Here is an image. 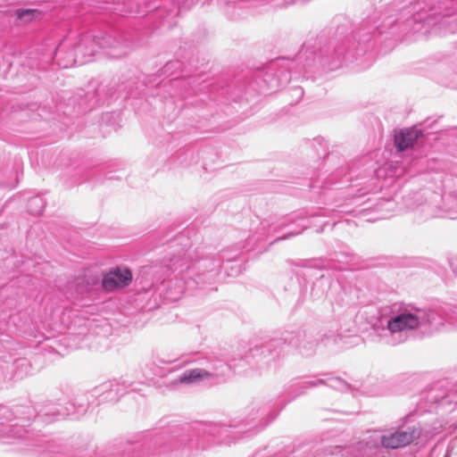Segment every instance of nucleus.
Segmentation results:
<instances>
[{
  "label": "nucleus",
  "mask_w": 457,
  "mask_h": 457,
  "mask_svg": "<svg viewBox=\"0 0 457 457\" xmlns=\"http://www.w3.org/2000/svg\"><path fill=\"white\" fill-rule=\"evenodd\" d=\"M337 178V174L331 175L320 187L322 190H326L328 187L334 186L336 189L343 188L344 185L350 181V178H345V182L339 181L336 182L335 179Z\"/></svg>",
  "instance_id": "nucleus-24"
},
{
  "label": "nucleus",
  "mask_w": 457,
  "mask_h": 457,
  "mask_svg": "<svg viewBox=\"0 0 457 457\" xmlns=\"http://www.w3.org/2000/svg\"><path fill=\"white\" fill-rule=\"evenodd\" d=\"M301 221H302L301 223L296 224L295 229L289 231L287 234H286L283 237H279L276 238L275 241L287 239V238H290L292 237L301 234L310 225L308 220L302 219Z\"/></svg>",
  "instance_id": "nucleus-23"
},
{
  "label": "nucleus",
  "mask_w": 457,
  "mask_h": 457,
  "mask_svg": "<svg viewBox=\"0 0 457 457\" xmlns=\"http://www.w3.org/2000/svg\"><path fill=\"white\" fill-rule=\"evenodd\" d=\"M331 279L329 277H326L325 275H321L320 278H318L312 287V295L315 298L322 297L325 293L328 291L330 286Z\"/></svg>",
  "instance_id": "nucleus-20"
},
{
  "label": "nucleus",
  "mask_w": 457,
  "mask_h": 457,
  "mask_svg": "<svg viewBox=\"0 0 457 457\" xmlns=\"http://www.w3.org/2000/svg\"><path fill=\"white\" fill-rule=\"evenodd\" d=\"M350 54L351 46L348 37H333L317 52L302 49L297 59L299 61L304 59L303 69L306 74L312 71V67H321L328 71L336 70L343 65Z\"/></svg>",
  "instance_id": "nucleus-6"
},
{
  "label": "nucleus",
  "mask_w": 457,
  "mask_h": 457,
  "mask_svg": "<svg viewBox=\"0 0 457 457\" xmlns=\"http://www.w3.org/2000/svg\"><path fill=\"white\" fill-rule=\"evenodd\" d=\"M395 202L391 199H381L374 206V210L379 212L377 219H386L390 217L389 212L394 211Z\"/></svg>",
  "instance_id": "nucleus-21"
},
{
  "label": "nucleus",
  "mask_w": 457,
  "mask_h": 457,
  "mask_svg": "<svg viewBox=\"0 0 457 457\" xmlns=\"http://www.w3.org/2000/svg\"><path fill=\"white\" fill-rule=\"evenodd\" d=\"M421 136V130L415 127L403 129L395 135V145L398 151L403 152L411 147Z\"/></svg>",
  "instance_id": "nucleus-16"
},
{
  "label": "nucleus",
  "mask_w": 457,
  "mask_h": 457,
  "mask_svg": "<svg viewBox=\"0 0 457 457\" xmlns=\"http://www.w3.org/2000/svg\"><path fill=\"white\" fill-rule=\"evenodd\" d=\"M14 15L16 17V24L17 25H25L28 24L34 20L40 18L41 12L37 9H17L14 12Z\"/></svg>",
  "instance_id": "nucleus-18"
},
{
  "label": "nucleus",
  "mask_w": 457,
  "mask_h": 457,
  "mask_svg": "<svg viewBox=\"0 0 457 457\" xmlns=\"http://www.w3.org/2000/svg\"><path fill=\"white\" fill-rule=\"evenodd\" d=\"M132 281V273L128 268L116 267L105 273L102 287L105 291L113 292L128 287Z\"/></svg>",
  "instance_id": "nucleus-13"
},
{
  "label": "nucleus",
  "mask_w": 457,
  "mask_h": 457,
  "mask_svg": "<svg viewBox=\"0 0 457 457\" xmlns=\"http://www.w3.org/2000/svg\"><path fill=\"white\" fill-rule=\"evenodd\" d=\"M428 457H457V440L450 442L446 448L443 445L434 446Z\"/></svg>",
  "instance_id": "nucleus-19"
},
{
  "label": "nucleus",
  "mask_w": 457,
  "mask_h": 457,
  "mask_svg": "<svg viewBox=\"0 0 457 457\" xmlns=\"http://www.w3.org/2000/svg\"><path fill=\"white\" fill-rule=\"evenodd\" d=\"M276 417L271 403L253 402L247 407L245 417L228 426L216 423H201L195 428V444L206 449L212 444L229 445L239 435H253L263 429Z\"/></svg>",
  "instance_id": "nucleus-3"
},
{
  "label": "nucleus",
  "mask_w": 457,
  "mask_h": 457,
  "mask_svg": "<svg viewBox=\"0 0 457 457\" xmlns=\"http://www.w3.org/2000/svg\"><path fill=\"white\" fill-rule=\"evenodd\" d=\"M320 385H327L328 386L341 392H345L350 389V385L344 379L337 377H331L328 378L327 379L318 378L314 380L301 378L291 385L293 393L292 399H295V397L302 395L306 389L315 387Z\"/></svg>",
  "instance_id": "nucleus-12"
},
{
  "label": "nucleus",
  "mask_w": 457,
  "mask_h": 457,
  "mask_svg": "<svg viewBox=\"0 0 457 457\" xmlns=\"http://www.w3.org/2000/svg\"><path fill=\"white\" fill-rule=\"evenodd\" d=\"M77 403H70V406H62L61 403H50L47 405V410L50 411L51 413L54 412L55 414H57V411L58 410H62V409H64V408H67L69 410V414L64 416V417H62V416H59L57 419H54L52 420V421L54 420H60V419H64L71 414H73V412H76L78 414H81V413H84L87 411V406L90 404V402H89V398H87V403H85L82 397H79L76 399ZM91 403H94V401L91 402ZM50 417L53 419V415L50 414Z\"/></svg>",
  "instance_id": "nucleus-17"
},
{
  "label": "nucleus",
  "mask_w": 457,
  "mask_h": 457,
  "mask_svg": "<svg viewBox=\"0 0 457 457\" xmlns=\"http://www.w3.org/2000/svg\"><path fill=\"white\" fill-rule=\"evenodd\" d=\"M311 187H312V188H315V187H316V186H315L314 184H312V185H311Z\"/></svg>",
  "instance_id": "nucleus-31"
},
{
  "label": "nucleus",
  "mask_w": 457,
  "mask_h": 457,
  "mask_svg": "<svg viewBox=\"0 0 457 457\" xmlns=\"http://www.w3.org/2000/svg\"><path fill=\"white\" fill-rule=\"evenodd\" d=\"M220 267V260L213 259H202L199 260L194 266L187 268V273L191 274L195 269L200 270L194 278H190L184 281L185 278L176 281L174 294L171 292V288H169L170 292V299H179L185 292L186 287H190V284H195L197 286L201 284L209 283L213 281L218 274V270Z\"/></svg>",
  "instance_id": "nucleus-8"
},
{
  "label": "nucleus",
  "mask_w": 457,
  "mask_h": 457,
  "mask_svg": "<svg viewBox=\"0 0 457 457\" xmlns=\"http://www.w3.org/2000/svg\"><path fill=\"white\" fill-rule=\"evenodd\" d=\"M450 265L453 270V272L457 275V270L454 267V262L453 261L450 262Z\"/></svg>",
  "instance_id": "nucleus-30"
},
{
  "label": "nucleus",
  "mask_w": 457,
  "mask_h": 457,
  "mask_svg": "<svg viewBox=\"0 0 457 457\" xmlns=\"http://www.w3.org/2000/svg\"><path fill=\"white\" fill-rule=\"evenodd\" d=\"M294 92H295L297 96H303V89H302L301 87H295V88H294Z\"/></svg>",
  "instance_id": "nucleus-28"
},
{
  "label": "nucleus",
  "mask_w": 457,
  "mask_h": 457,
  "mask_svg": "<svg viewBox=\"0 0 457 457\" xmlns=\"http://www.w3.org/2000/svg\"><path fill=\"white\" fill-rule=\"evenodd\" d=\"M323 230V228H320L319 230H317L318 232H321Z\"/></svg>",
  "instance_id": "nucleus-32"
},
{
  "label": "nucleus",
  "mask_w": 457,
  "mask_h": 457,
  "mask_svg": "<svg viewBox=\"0 0 457 457\" xmlns=\"http://www.w3.org/2000/svg\"><path fill=\"white\" fill-rule=\"evenodd\" d=\"M67 408L58 410L56 419L59 416L68 415ZM50 411L47 405L43 409L37 411L31 405L17 406L12 411L6 405H0V443L12 445V450L16 452H33L34 447L40 446L41 442H34L30 437L29 431L24 428V423L19 424V421H29L32 419L41 418L42 420L51 422ZM53 420L55 419V413L53 412Z\"/></svg>",
  "instance_id": "nucleus-4"
},
{
  "label": "nucleus",
  "mask_w": 457,
  "mask_h": 457,
  "mask_svg": "<svg viewBox=\"0 0 457 457\" xmlns=\"http://www.w3.org/2000/svg\"><path fill=\"white\" fill-rule=\"evenodd\" d=\"M229 367L228 364L221 361H217L211 370L205 369H191L185 370L180 376L172 380V385L186 384L190 385L205 378L219 379L224 377L228 371Z\"/></svg>",
  "instance_id": "nucleus-11"
},
{
  "label": "nucleus",
  "mask_w": 457,
  "mask_h": 457,
  "mask_svg": "<svg viewBox=\"0 0 457 457\" xmlns=\"http://www.w3.org/2000/svg\"><path fill=\"white\" fill-rule=\"evenodd\" d=\"M126 388H120V384L117 381H109L94 388L90 395L92 397L98 398L97 404L104 402H116L119 397L126 392Z\"/></svg>",
  "instance_id": "nucleus-14"
},
{
  "label": "nucleus",
  "mask_w": 457,
  "mask_h": 457,
  "mask_svg": "<svg viewBox=\"0 0 457 457\" xmlns=\"http://www.w3.org/2000/svg\"><path fill=\"white\" fill-rule=\"evenodd\" d=\"M180 66V63L179 61H175V62H168L165 66H164V69H165V72L171 67H179Z\"/></svg>",
  "instance_id": "nucleus-26"
},
{
  "label": "nucleus",
  "mask_w": 457,
  "mask_h": 457,
  "mask_svg": "<svg viewBox=\"0 0 457 457\" xmlns=\"http://www.w3.org/2000/svg\"><path fill=\"white\" fill-rule=\"evenodd\" d=\"M291 347L297 348L302 355L309 356L314 353L316 344L304 341L301 333L286 331L280 337L271 338L265 345L252 348L245 360L250 363L251 358H256V362L269 364L287 353Z\"/></svg>",
  "instance_id": "nucleus-5"
},
{
  "label": "nucleus",
  "mask_w": 457,
  "mask_h": 457,
  "mask_svg": "<svg viewBox=\"0 0 457 457\" xmlns=\"http://www.w3.org/2000/svg\"><path fill=\"white\" fill-rule=\"evenodd\" d=\"M441 407L453 411L457 407V382L442 381L421 393L417 403V411L420 413L432 411Z\"/></svg>",
  "instance_id": "nucleus-7"
},
{
  "label": "nucleus",
  "mask_w": 457,
  "mask_h": 457,
  "mask_svg": "<svg viewBox=\"0 0 457 457\" xmlns=\"http://www.w3.org/2000/svg\"><path fill=\"white\" fill-rule=\"evenodd\" d=\"M45 208L44 200L41 197H32L29 200V211L33 215H40Z\"/></svg>",
  "instance_id": "nucleus-22"
},
{
  "label": "nucleus",
  "mask_w": 457,
  "mask_h": 457,
  "mask_svg": "<svg viewBox=\"0 0 457 457\" xmlns=\"http://www.w3.org/2000/svg\"><path fill=\"white\" fill-rule=\"evenodd\" d=\"M372 328L378 341L387 345L403 344L410 332L423 328L439 330L448 322L457 328V305L445 304L440 310H426L410 303H394L381 307Z\"/></svg>",
  "instance_id": "nucleus-1"
},
{
  "label": "nucleus",
  "mask_w": 457,
  "mask_h": 457,
  "mask_svg": "<svg viewBox=\"0 0 457 457\" xmlns=\"http://www.w3.org/2000/svg\"><path fill=\"white\" fill-rule=\"evenodd\" d=\"M445 209L434 208L425 204L415 209V219L417 221H425L430 218L457 219V190L454 193L444 196Z\"/></svg>",
  "instance_id": "nucleus-10"
},
{
  "label": "nucleus",
  "mask_w": 457,
  "mask_h": 457,
  "mask_svg": "<svg viewBox=\"0 0 457 457\" xmlns=\"http://www.w3.org/2000/svg\"><path fill=\"white\" fill-rule=\"evenodd\" d=\"M370 31L369 30L367 33H365L363 35V38L361 39L362 42H366V41L370 40Z\"/></svg>",
  "instance_id": "nucleus-29"
},
{
  "label": "nucleus",
  "mask_w": 457,
  "mask_h": 457,
  "mask_svg": "<svg viewBox=\"0 0 457 457\" xmlns=\"http://www.w3.org/2000/svg\"><path fill=\"white\" fill-rule=\"evenodd\" d=\"M100 49L104 50L109 58L116 59L126 56L131 50V44L104 32L96 36L85 33L76 38L65 37L55 48L54 59L59 67L67 69L92 62Z\"/></svg>",
  "instance_id": "nucleus-2"
},
{
  "label": "nucleus",
  "mask_w": 457,
  "mask_h": 457,
  "mask_svg": "<svg viewBox=\"0 0 457 457\" xmlns=\"http://www.w3.org/2000/svg\"><path fill=\"white\" fill-rule=\"evenodd\" d=\"M7 380L6 367L0 364V386H3Z\"/></svg>",
  "instance_id": "nucleus-25"
},
{
  "label": "nucleus",
  "mask_w": 457,
  "mask_h": 457,
  "mask_svg": "<svg viewBox=\"0 0 457 457\" xmlns=\"http://www.w3.org/2000/svg\"><path fill=\"white\" fill-rule=\"evenodd\" d=\"M278 66H279L278 62L270 63L269 66L270 72L265 74L264 80L268 83V89L272 91H276L279 87L287 85L291 80L292 77L290 71L283 66H280L278 73H272L274 69Z\"/></svg>",
  "instance_id": "nucleus-15"
},
{
  "label": "nucleus",
  "mask_w": 457,
  "mask_h": 457,
  "mask_svg": "<svg viewBox=\"0 0 457 457\" xmlns=\"http://www.w3.org/2000/svg\"><path fill=\"white\" fill-rule=\"evenodd\" d=\"M421 431L422 429L420 424H413L388 434H375L370 436L371 440L369 442H380L384 448L397 449L404 447L419 438L421 435Z\"/></svg>",
  "instance_id": "nucleus-9"
},
{
  "label": "nucleus",
  "mask_w": 457,
  "mask_h": 457,
  "mask_svg": "<svg viewBox=\"0 0 457 457\" xmlns=\"http://www.w3.org/2000/svg\"><path fill=\"white\" fill-rule=\"evenodd\" d=\"M413 416H414L413 413H410V414L406 415L405 417H403V426L404 427L409 422L412 421L411 419L413 418Z\"/></svg>",
  "instance_id": "nucleus-27"
}]
</instances>
